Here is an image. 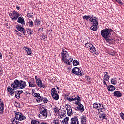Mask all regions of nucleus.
Wrapping results in <instances>:
<instances>
[{
    "label": "nucleus",
    "mask_w": 124,
    "mask_h": 124,
    "mask_svg": "<svg viewBox=\"0 0 124 124\" xmlns=\"http://www.w3.org/2000/svg\"><path fill=\"white\" fill-rule=\"evenodd\" d=\"M23 50H25L26 52L27 53V55H29V56H31V48L27 47V46H24Z\"/></svg>",
    "instance_id": "a211bd4d"
},
{
    "label": "nucleus",
    "mask_w": 124,
    "mask_h": 124,
    "mask_svg": "<svg viewBox=\"0 0 124 124\" xmlns=\"http://www.w3.org/2000/svg\"><path fill=\"white\" fill-rule=\"evenodd\" d=\"M78 108V110L80 112H84L85 111V108L84 106L81 103L79 104V105L77 107Z\"/></svg>",
    "instance_id": "f3484780"
},
{
    "label": "nucleus",
    "mask_w": 124,
    "mask_h": 124,
    "mask_svg": "<svg viewBox=\"0 0 124 124\" xmlns=\"http://www.w3.org/2000/svg\"><path fill=\"white\" fill-rule=\"evenodd\" d=\"M64 115H65V113H63V112H61L59 113L60 117L61 119H62V118H63V117H64Z\"/></svg>",
    "instance_id": "a18cd8bd"
},
{
    "label": "nucleus",
    "mask_w": 124,
    "mask_h": 124,
    "mask_svg": "<svg viewBox=\"0 0 124 124\" xmlns=\"http://www.w3.org/2000/svg\"><path fill=\"white\" fill-rule=\"evenodd\" d=\"M41 39L42 40H44V39H46V40H47V36L45 35H42L41 36Z\"/></svg>",
    "instance_id": "c03bdc74"
},
{
    "label": "nucleus",
    "mask_w": 124,
    "mask_h": 124,
    "mask_svg": "<svg viewBox=\"0 0 124 124\" xmlns=\"http://www.w3.org/2000/svg\"><path fill=\"white\" fill-rule=\"evenodd\" d=\"M81 124H87V117L85 115H82L81 117Z\"/></svg>",
    "instance_id": "aec40b11"
},
{
    "label": "nucleus",
    "mask_w": 124,
    "mask_h": 124,
    "mask_svg": "<svg viewBox=\"0 0 124 124\" xmlns=\"http://www.w3.org/2000/svg\"><path fill=\"white\" fill-rule=\"evenodd\" d=\"M109 79H110V76H109V73L107 72H104L103 78L104 81H109Z\"/></svg>",
    "instance_id": "4468645a"
},
{
    "label": "nucleus",
    "mask_w": 124,
    "mask_h": 124,
    "mask_svg": "<svg viewBox=\"0 0 124 124\" xmlns=\"http://www.w3.org/2000/svg\"><path fill=\"white\" fill-rule=\"evenodd\" d=\"M111 83L112 85H116L117 84V80H116V78H112L111 80Z\"/></svg>",
    "instance_id": "72a5a7b5"
},
{
    "label": "nucleus",
    "mask_w": 124,
    "mask_h": 124,
    "mask_svg": "<svg viewBox=\"0 0 124 124\" xmlns=\"http://www.w3.org/2000/svg\"><path fill=\"white\" fill-rule=\"evenodd\" d=\"M38 31H43V27H41L38 29Z\"/></svg>",
    "instance_id": "13d9d810"
},
{
    "label": "nucleus",
    "mask_w": 124,
    "mask_h": 124,
    "mask_svg": "<svg viewBox=\"0 0 124 124\" xmlns=\"http://www.w3.org/2000/svg\"><path fill=\"white\" fill-rule=\"evenodd\" d=\"M16 107H18L19 108H20L21 107V105H20V103L16 102Z\"/></svg>",
    "instance_id": "864d4df0"
},
{
    "label": "nucleus",
    "mask_w": 124,
    "mask_h": 124,
    "mask_svg": "<svg viewBox=\"0 0 124 124\" xmlns=\"http://www.w3.org/2000/svg\"><path fill=\"white\" fill-rule=\"evenodd\" d=\"M98 106V104L96 103H94V104L93 105V107L94 108H95L96 109H97Z\"/></svg>",
    "instance_id": "09e8293b"
},
{
    "label": "nucleus",
    "mask_w": 124,
    "mask_h": 124,
    "mask_svg": "<svg viewBox=\"0 0 124 124\" xmlns=\"http://www.w3.org/2000/svg\"><path fill=\"white\" fill-rule=\"evenodd\" d=\"M33 14V13H27V16L28 18H32V16H33L32 15Z\"/></svg>",
    "instance_id": "ea45409f"
},
{
    "label": "nucleus",
    "mask_w": 124,
    "mask_h": 124,
    "mask_svg": "<svg viewBox=\"0 0 124 124\" xmlns=\"http://www.w3.org/2000/svg\"><path fill=\"white\" fill-rule=\"evenodd\" d=\"M104 85H105V86H108L107 84H106V82H105V80H104V79H103V82Z\"/></svg>",
    "instance_id": "e2e57ef3"
},
{
    "label": "nucleus",
    "mask_w": 124,
    "mask_h": 124,
    "mask_svg": "<svg viewBox=\"0 0 124 124\" xmlns=\"http://www.w3.org/2000/svg\"><path fill=\"white\" fill-rule=\"evenodd\" d=\"M26 88V82L20 80L19 89H25Z\"/></svg>",
    "instance_id": "4be33fe9"
},
{
    "label": "nucleus",
    "mask_w": 124,
    "mask_h": 124,
    "mask_svg": "<svg viewBox=\"0 0 124 124\" xmlns=\"http://www.w3.org/2000/svg\"><path fill=\"white\" fill-rule=\"evenodd\" d=\"M36 84L39 88H41V89H43V88H44V85L42 84V81H41V79L37 80L36 81Z\"/></svg>",
    "instance_id": "412c9836"
},
{
    "label": "nucleus",
    "mask_w": 124,
    "mask_h": 124,
    "mask_svg": "<svg viewBox=\"0 0 124 124\" xmlns=\"http://www.w3.org/2000/svg\"><path fill=\"white\" fill-rule=\"evenodd\" d=\"M26 31L27 33H28V34H29V35H31L33 34V30H31V29H27Z\"/></svg>",
    "instance_id": "a878e982"
},
{
    "label": "nucleus",
    "mask_w": 124,
    "mask_h": 124,
    "mask_svg": "<svg viewBox=\"0 0 124 124\" xmlns=\"http://www.w3.org/2000/svg\"><path fill=\"white\" fill-rule=\"evenodd\" d=\"M62 112V113H63L64 114H66V109L64 108H63Z\"/></svg>",
    "instance_id": "6e6d98bb"
},
{
    "label": "nucleus",
    "mask_w": 124,
    "mask_h": 124,
    "mask_svg": "<svg viewBox=\"0 0 124 124\" xmlns=\"http://www.w3.org/2000/svg\"><path fill=\"white\" fill-rule=\"evenodd\" d=\"M89 49L91 52H92V53H94V54L96 53V50H95V47L93 45H92V46H90Z\"/></svg>",
    "instance_id": "393cba45"
},
{
    "label": "nucleus",
    "mask_w": 124,
    "mask_h": 124,
    "mask_svg": "<svg viewBox=\"0 0 124 124\" xmlns=\"http://www.w3.org/2000/svg\"><path fill=\"white\" fill-rule=\"evenodd\" d=\"M16 9H17V10H20V6H16Z\"/></svg>",
    "instance_id": "69168bd1"
},
{
    "label": "nucleus",
    "mask_w": 124,
    "mask_h": 124,
    "mask_svg": "<svg viewBox=\"0 0 124 124\" xmlns=\"http://www.w3.org/2000/svg\"><path fill=\"white\" fill-rule=\"evenodd\" d=\"M120 116L121 117V118L122 119V120H124V114L123 112H121L120 114Z\"/></svg>",
    "instance_id": "8fccbe9b"
},
{
    "label": "nucleus",
    "mask_w": 124,
    "mask_h": 124,
    "mask_svg": "<svg viewBox=\"0 0 124 124\" xmlns=\"http://www.w3.org/2000/svg\"><path fill=\"white\" fill-rule=\"evenodd\" d=\"M51 95L54 99L55 100H59L60 98V96L58 94V93L57 92V90L56 88H53L51 90Z\"/></svg>",
    "instance_id": "0eeeda50"
},
{
    "label": "nucleus",
    "mask_w": 124,
    "mask_h": 124,
    "mask_svg": "<svg viewBox=\"0 0 124 124\" xmlns=\"http://www.w3.org/2000/svg\"><path fill=\"white\" fill-rule=\"evenodd\" d=\"M92 44L87 43L85 44V47L86 48H87L88 49H89L90 48H91V46H92Z\"/></svg>",
    "instance_id": "a19ab883"
},
{
    "label": "nucleus",
    "mask_w": 124,
    "mask_h": 124,
    "mask_svg": "<svg viewBox=\"0 0 124 124\" xmlns=\"http://www.w3.org/2000/svg\"><path fill=\"white\" fill-rule=\"evenodd\" d=\"M54 124H60V120L59 119H54L53 121Z\"/></svg>",
    "instance_id": "58836bf2"
},
{
    "label": "nucleus",
    "mask_w": 124,
    "mask_h": 124,
    "mask_svg": "<svg viewBox=\"0 0 124 124\" xmlns=\"http://www.w3.org/2000/svg\"><path fill=\"white\" fill-rule=\"evenodd\" d=\"M11 87L13 89H20V81L17 79H16L14 81V83L11 84Z\"/></svg>",
    "instance_id": "1a4fd4ad"
},
{
    "label": "nucleus",
    "mask_w": 124,
    "mask_h": 124,
    "mask_svg": "<svg viewBox=\"0 0 124 124\" xmlns=\"http://www.w3.org/2000/svg\"><path fill=\"white\" fill-rule=\"evenodd\" d=\"M33 96H34V97H40V94H39V93H34L33 95Z\"/></svg>",
    "instance_id": "37998d69"
},
{
    "label": "nucleus",
    "mask_w": 124,
    "mask_h": 124,
    "mask_svg": "<svg viewBox=\"0 0 124 124\" xmlns=\"http://www.w3.org/2000/svg\"><path fill=\"white\" fill-rule=\"evenodd\" d=\"M72 61H73V59L71 58V57H70V58L67 59L65 61L66 63H68L69 65H71V62H72Z\"/></svg>",
    "instance_id": "cd10ccee"
},
{
    "label": "nucleus",
    "mask_w": 124,
    "mask_h": 124,
    "mask_svg": "<svg viewBox=\"0 0 124 124\" xmlns=\"http://www.w3.org/2000/svg\"><path fill=\"white\" fill-rule=\"evenodd\" d=\"M32 94H33H33H34V93H35V90L32 89Z\"/></svg>",
    "instance_id": "0e129e2a"
},
{
    "label": "nucleus",
    "mask_w": 124,
    "mask_h": 124,
    "mask_svg": "<svg viewBox=\"0 0 124 124\" xmlns=\"http://www.w3.org/2000/svg\"><path fill=\"white\" fill-rule=\"evenodd\" d=\"M93 17V16H90V15L86 16L85 15L83 16V18L84 20H86V21H90L93 25L90 27V29L91 31H96L98 28L97 26H98V18L96 17Z\"/></svg>",
    "instance_id": "f257e3e1"
},
{
    "label": "nucleus",
    "mask_w": 124,
    "mask_h": 124,
    "mask_svg": "<svg viewBox=\"0 0 124 124\" xmlns=\"http://www.w3.org/2000/svg\"><path fill=\"white\" fill-rule=\"evenodd\" d=\"M16 31L18 36H21L22 34L19 32V31H18V30H16Z\"/></svg>",
    "instance_id": "5fc2aeb1"
},
{
    "label": "nucleus",
    "mask_w": 124,
    "mask_h": 124,
    "mask_svg": "<svg viewBox=\"0 0 124 124\" xmlns=\"http://www.w3.org/2000/svg\"><path fill=\"white\" fill-rule=\"evenodd\" d=\"M65 106H67V107H66V109L67 110L72 109L71 108V106H70V105H69L68 104H65Z\"/></svg>",
    "instance_id": "49530a36"
},
{
    "label": "nucleus",
    "mask_w": 124,
    "mask_h": 124,
    "mask_svg": "<svg viewBox=\"0 0 124 124\" xmlns=\"http://www.w3.org/2000/svg\"><path fill=\"white\" fill-rule=\"evenodd\" d=\"M79 64H80V63L79 62V61L77 60H74L73 61V65L74 66H76L77 65H79Z\"/></svg>",
    "instance_id": "c756f323"
},
{
    "label": "nucleus",
    "mask_w": 124,
    "mask_h": 124,
    "mask_svg": "<svg viewBox=\"0 0 124 124\" xmlns=\"http://www.w3.org/2000/svg\"><path fill=\"white\" fill-rule=\"evenodd\" d=\"M43 97L42 96H41L40 95V97H38L37 99H36V101L37 102H41V101H43Z\"/></svg>",
    "instance_id": "473e14b6"
},
{
    "label": "nucleus",
    "mask_w": 124,
    "mask_h": 124,
    "mask_svg": "<svg viewBox=\"0 0 124 124\" xmlns=\"http://www.w3.org/2000/svg\"><path fill=\"white\" fill-rule=\"evenodd\" d=\"M114 96H116V97H121L122 96V93L119 91H115L113 93Z\"/></svg>",
    "instance_id": "5701e85b"
},
{
    "label": "nucleus",
    "mask_w": 124,
    "mask_h": 124,
    "mask_svg": "<svg viewBox=\"0 0 124 124\" xmlns=\"http://www.w3.org/2000/svg\"><path fill=\"white\" fill-rule=\"evenodd\" d=\"M9 16H11V17H12V18H13V16H14V14H13V13H9Z\"/></svg>",
    "instance_id": "052dcab7"
},
{
    "label": "nucleus",
    "mask_w": 124,
    "mask_h": 124,
    "mask_svg": "<svg viewBox=\"0 0 124 124\" xmlns=\"http://www.w3.org/2000/svg\"><path fill=\"white\" fill-rule=\"evenodd\" d=\"M40 124H48L47 123H45V122H42L40 123Z\"/></svg>",
    "instance_id": "774afa93"
},
{
    "label": "nucleus",
    "mask_w": 124,
    "mask_h": 124,
    "mask_svg": "<svg viewBox=\"0 0 124 124\" xmlns=\"http://www.w3.org/2000/svg\"><path fill=\"white\" fill-rule=\"evenodd\" d=\"M31 124H40V122L37 120H33L31 121Z\"/></svg>",
    "instance_id": "f704fd0d"
},
{
    "label": "nucleus",
    "mask_w": 124,
    "mask_h": 124,
    "mask_svg": "<svg viewBox=\"0 0 124 124\" xmlns=\"http://www.w3.org/2000/svg\"><path fill=\"white\" fill-rule=\"evenodd\" d=\"M43 102H44V103H48V99H44Z\"/></svg>",
    "instance_id": "4d7b16f0"
},
{
    "label": "nucleus",
    "mask_w": 124,
    "mask_h": 124,
    "mask_svg": "<svg viewBox=\"0 0 124 124\" xmlns=\"http://www.w3.org/2000/svg\"><path fill=\"white\" fill-rule=\"evenodd\" d=\"M29 86L30 88L36 86V84H35V81H34V78H31V80L29 81Z\"/></svg>",
    "instance_id": "dca6fc26"
},
{
    "label": "nucleus",
    "mask_w": 124,
    "mask_h": 124,
    "mask_svg": "<svg viewBox=\"0 0 124 124\" xmlns=\"http://www.w3.org/2000/svg\"><path fill=\"white\" fill-rule=\"evenodd\" d=\"M72 73L75 74V75H80L82 76L83 73L81 72V69L78 67H74L72 70Z\"/></svg>",
    "instance_id": "6e6552de"
},
{
    "label": "nucleus",
    "mask_w": 124,
    "mask_h": 124,
    "mask_svg": "<svg viewBox=\"0 0 124 124\" xmlns=\"http://www.w3.org/2000/svg\"><path fill=\"white\" fill-rule=\"evenodd\" d=\"M0 59H2V54H1V53L0 51Z\"/></svg>",
    "instance_id": "338daca9"
},
{
    "label": "nucleus",
    "mask_w": 124,
    "mask_h": 124,
    "mask_svg": "<svg viewBox=\"0 0 124 124\" xmlns=\"http://www.w3.org/2000/svg\"><path fill=\"white\" fill-rule=\"evenodd\" d=\"M35 78L36 81L40 80V78H38V77L36 76L35 77Z\"/></svg>",
    "instance_id": "bf43d9fd"
},
{
    "label": "nucleus",
    "mask_w": 124,
    "mask_h": 124,
    "mask_svg": "<svg viewBox=\"0 0 124 124\" xmlns=\"http://www.w3.org/2000/svg\"><path fill=\"white\" fill-rule=\"evenodd\" d=\"M107 89L108 91L110 92H113V91H115L116 90V87L113 85H109L107 86Z\"/></svg>",
    "instance_id": "b1692460"
},
{
    "label": "nucleus",
    "mask_w": 124,
    "mask_h": 124,
    "mask_svg": "<svg viewBox=\"0 0 124 124\" xmlns=\"http://www.w3.org/2000/svg\"><path fill=\"white\" fill-rule=\"evenodd\" d=\"M14 90H16V89L12 88L10 86H8L7 87L8 92V93H10L11 96H13V95H14V93H15Z\"/></svg>",
    "instance_id": "2eb2a0df"
},
{
    "label": "nucleus",
    "mask_w": 124,
    "mask_h": 124,
    "mask_svg": "<svg viewBox=\"0 0 124 124\" xmlns=\"http://www.w3.org/2000/svg\"><path fill=\"white\" fill-rule=\"evenodd\" d=\"M17 23L21 24L22 26H25V19H24L23 17H19L18 18Z\"/></svg>",
    "instance_id": "6ab92c4d"
},
{
    "label": "nucleus",
    "mask_w": 124,
    "mask_h": 124,
    "mask_svg": "<svg viewBox=\"0 0 124 124\" xmlns=\"http://www.w3.org/2000/svg\"><path fill=\"white\" fill-rule=\"evenodd\" d=\"M53 110L54 111L55 113H58L59 111H60V109H59L58 107L55 106V107L53 108Z\"/></svg>",
    "instance_id": "4c0bfd02"
},
{
    "label": "nucleus",
    "mask_w": 124,
    "mask_h": 124,
    "mask_svg": "<svg viewBox=\"0 0 124 124\" xmlns=\"http://www.w3.org/2000/svg\"><path fill=\"white\" fill-rule=\"evenodd\" d=\"M24 93V91H23V90H19L15 92V93L17 94H19V95L21 94V93Z\"/></svg>",
    "instance_id": "79ce46f5"
},
{
    "label": "nucleus",
    "mask_w": 124,
    "mask_h": 124,
    "mask_svg": "<svg viewBox=\"0 0 124 124\" xmlns=\"http://www.w3.org/2000/svg\"><path fill=\"white\" fill-rule=\"evenodd\" d=\"M115 0L116 2H118L119 4H120L121 5H123V2H122V1H121V0Z\"/></svg>",
    "instance_id": "de8ad7c7"
},
{
    "label": "nucleus",
    "mask_w": 124,
    "mask_h": 124,
    "mask_svg": "<svg viewBox=\"0 0 124 124\" xmlns=\"http://www.w3.org/2000/svg\"><path fill=\"white\" fill-rule=\"evenodd\" d=\"M14 16L12 17V21H17V19L20 17V13L13 11Z\"/></svg>",
    "instance_id": "9d476101"
},
{
    "label": "nucleus",
    "mask_w": 124,
    "mask_h": 124,
    "mask_svg": "<svg viewBox=\"0 0 124 124\" xmlns=\"http://www.w3.org/2000/svg\"><path fill=\"white\" fill-rule=\"evenodd\" d=\"M40 113L39 115V118L40 119H46L48 117V108L46 106L42 105L39 109Z\"/></svg>",
    "instance_id": "7ed1b4c3"
},
{
    "label": "nucleus",
    "mask_w": 124,
    "mask_h": 124,
    "mask_svg": "<svg viewBox=\"0 0 124 124\" xmlns=\"http://www.w3.org/2000/svg\"><path fill=\"white\" fill-rule=\"evenodd\" d=\"M35 22L37 23V26H40V21H39V20H37V19H36L35 20Z\"/></svg>",
    "instance_id": "603ef678"
},
{
    "label": "nucleus",
    "mask_w": 124,
    "mask_h": 124,
    "mask_svg": "<svg viewBox=\"0 0 124 124\" xmlns=\"http://www.w3.org/2000/svg\"><path fill=\"white\" fill-rule=\"evenodd\" d=\"M16 28L18 31L22 32L24 35H26V30H25V28L22 27V25L18 24L16 26Z\"/></svg>",
    "instance_id": "9b49d317"
},
{
    "label": "nucleus",
    "mask_w": 124,
    "mask_h": 124,
    "mask_svg": "<svg viewBox=\"0 0 124 124\" xmlns=\"http://www.w3.org/2000/svg\"><path fill=\"white\" fill-rule=\"evenodd\" d=\"M113 31L112 29L105 28L101 31V35L105 39L106 41H109L111 38V33Z\"/></svg>",
    "instance_id": "f03ea898"
},
{
    "label": "nucleus",
    "mask_w": 124,
    "mask_h": 124,
    "mask_svg": "<svg viewBox=\"0 0 124 124\" xmlns=\"http://www.w3.org/2000/svg\"><path fill=\"white\" fill-rule=\"evenodd\" d=\"M29 27H32L34 26L33 22L32 20H29V21L28 22Z\"/></svg>",
    "instance_id": "7c9ffc66"
},
{
    "label": "nucleus",
    "mask_w": 124,
    "mask_h": 124,
    "mask_svg": "<svg viewBox=\"0 0 124 124\" xmlns=\"http://www.w3.org/2000/svg\"><path fill=\"white\" fill-rule=\"evenodd\" d=\"M69 120V118L68 117H66L64 120H63V124H68V121Z\"/></svg>",
    "instance_id": "2f4dec72"
},
{
    "label": "nucleus",
    "mask_w": 124,
    "mask_h": 124,
    "mask_svg": "<svg viewBox=\"0 0 124 124\" xmlns=\"http://www.w3.org/2000/svg\"><path fill=\"white\" fill-rule=\"evenodd\" d=\"M87 80L89 82H90L91 81V78H90V77H89V76H87Z\"/></svg>",
    "instance_id": "680f3d73"
},
{
    "label": "nucleus",
    "mask_w": 124,
    "mask_h": 124,
    "mask_svg": "<svg viewBox=\"0 0 124 124\" xmlns=\"http://www.w3.org/2000/svg\"><path fill=\"white\" fill-rule=\"evenodd\" d=\"M65 97L66 99L68 100V101H70V102H71V101H73L74 100H77V101L75 102V104L76 105H79L81 104L80 103V101H81V98L79 97V96H77V97H75V98H70V97H69L68 95H65Z\"/></svg>",
    "instance_id": "20e7f679"
},
{
    "label": "nucleus",
    "mask_w": 124,
    "mask_h": 124,
    "mask_svg": "<svg viewBox=\"0 0 124 124\" xmlns=\"http://www.w3.org/2000/svg\"><path fill=\"white\" fill-rule=\"evenodd\" d=\"M109 54L111 55V56H114L116 55V52H115V51L110 52Z\"/></svg>",
    "instance_id": "3c124183"
},
{
    "label": "nucleus",
    "mask_w": 124,
    "mask_h": 124,
    "mask_svg": "<svg viewBox=\"0 0 124 124\" xmlns=\"http://www.w3.org/2000/svg\"><path fill=\"white\" fill-rule=\"evenodd\" d=\"M1 105L0 108V114H3V109L4 108V104H3V102L0 104Z\"/></svg>",
    "instance_id": "bb28decb"
},
{
    "label": "nucleus",
    "mask_w": 124,
    "mask_h": 124,
    "mask_svg": "<svg viewBox=\"0 0 124 124\" xmlns=\"http://www.w3.org/2000/svg\"><path fill=\"white\" fill-rule=\"evenodd\" d=\"M67 112L68 116H71V115H72V114H73L72 113V108L71 109H67Z\"/></svg>",
    "instance_id": "e433bc0d"
},
{
    "label": "nucleus",
    "mask_w": 124,
    "mask_h": 124,
    "mask_svg": "<svg viewBox=\"0 0 124 124\" xmlns=\"http://www.w3.org/2000/svg\"><path fill=\"white\" fill-rule=\"evenodd\" d=\"M106 115L104 113L102 114L99 116L100 119H105V120H107V117H106Z\"/></svg>",
    "instance_id": "c9c22d12"
},
{
    "label": "nucleus",
    "mask_w": 124,
    "mask_h": 124,
    "mask_svg": "<svg viewBox=\"0 0 124 124\" xmlns=\"http://www.w3.org/2000/svg\"><path fill=\"white\" fill-rule=\"evenodd\" d=\"M61 56L62 61H66L67 59H70L71 58V56H69L68 52L64 50H62L61 52Z\"/></svg>",
    "instance_id": "39448f33"
},
{
    "label": "nucleus",
    "mask_w": 124,
    "mask_h": 124,
    "mask_svg": "<svg viewBox=\"0 0 124 124\" xmlns=\"http://www.w3.org/2000/svg\"><path fill=\"white\" fill-rule=\"evenodd\" d=\"M14 112L15 114L16 119L18 120V121H23V120H25L26 119V117H25L21 113L16 111H14Z\"/></svg>",
    "instance_id": "423d86ee"
},
{
    "label": "nucleus",
    "mask_w": 124,
    "mask_h": 124,
    "mask_svg": "<svg viewBox=\"0 0 124 124\" xmlns=\"http://www.w3.org/2000/svg\"><path fill=\"white\" fill-rule=\"evenodd\" d=\"M97 110L100 111V112H104V111H105V108L103 106L102 104H98Z\"/></svg>",
    "instance_id": "ddd939ff"
},
{
    "label": "nucleus",
    "mask_w": 124,
    "mask_h": 124,
    "mask_svg": "<svg viewBox=\"0 0 124 124\" xmlns=\"http://www.w3.org/2000/svg\"><path fill=\"white\" fill-rule=\"evenodd\" d=\"M18 120L15 118H13V119L11 120V122L13 124H20L19 122H17Z\"/></svg>",
    "instance_id": "c85d7f7f"
},
{
    "label": "nucleus",
    "mask_w": 124,
    "mask_h": 124,
    "mask_svg": "<svg viewBox=\"0 0 124 124\" xmlns=\"http://www.w3.org/2000/svg\"><path fill=\"white\" fill-rule=\"evenodd\" d=\"M71 124H79V120L77 116H74L71 118Z\"/></svg>",
    "instance_id": "f8f14e48"
}]
</instances>
